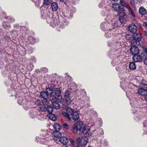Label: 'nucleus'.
Returning a JSON list of instances; mask_svg holds the SVG:
<instances>
[{
	"label": "nucleus",
	"mask_w": 147,
	"mask_h": 147,
	"mask_svg": "<svg viewBox=\"0 0 147 147\" xmlns=\"http://www.w3.org/2000/svg\"><path fill=\"white\" fill-rule=\"evenodd\" d=\"M48 89V88L47 89L46 92H45V91H42L40 93V96L43 98H47L49 97V94L51 93V92L49 93V92H48L47 90Z\"/></svg>",
	"instance_id": "nucleus-15"
},
{
	"label": "nucleus",
	"mask_w": 147,
	"mask_h": 147,
	"mask_svg": "<svg viewBox=\"0 0 147 147\" xmlns=\"http://www.w3.org/2000/svg\"><path fill=\"white\" fill-rule=\"evenodd\" d=\"M137 92L139 94L142 96H145L147 94V91L146 90L143 89L141 88L138 90Z\"/></svg>",
	"instance_id": "nucleus-13"
},
{
	"label": "nucleus",
	"mask_w": 147,
	"mask_h": 147,
	"mask_svg": "<svg viewBox=\"0 0 147 147\" xmlns=\"http://www.w3.org/2000/svg\"><path fill=\"white\" fill-rule=\"evenodd\" d=\"M76 140L80 145V146L79 145L78 146H80V147H84L88 142V139L85 136H84L82 138L78 137L76 139Z\"/></svg>",
	"instance_id": "nucleus-3"
},
{
	"label": "nucleus",
	"mask_w": 147,
	"mask_h": 147,
	"mask_svg": "<svg viewBox=\"0 0 147 147\" xmlns=\"http://www.w3.org/2000/svg\"><path fill=\"white\" fill-rule=\"evenodd\" d=\"M53 127L55 131H59L61 129V126L58 123H55L53 125Z\"/></svg>",
	"instance_id": "nucleus-25"
},
{
	"label": "nucleus",
	"mask_w": 147,
	"mask_h": 147,
	"mask_svg": "<svg viewBox=\"0 0 147 147\" xmlns=\"http://www.w3.org/2000/svg\"><path fill=\"white\" fill-rule=\"evenodd\" d=\"M65 111L62 112V114L69 121L71 120V117L70 116H71L74 111L71 108L68 107L65 109Z\"/></svg>",
	"instance_id": "nucleus-2"
},
{
	"label": "nucleus",
	"mask_w": 147,
	"mask_h": 147,
	"mask_svg": "<svg viewBox=\"0 0 147 147\" xmlns=\"http://www.w3.org/2000/svg\"><path fill=\"white\" fill-rule=\"evenodd\" d=\"M143 26L147 27V22H145L143 23Z\"/></svg>",
	"instance_id": "nucleus-59"
},
{
	"label": "nucleus",
	"mask_w": 147,
	"mask_h": 147,
	"mask_svg": "<svg viewBox=\"0 0 147 147\" xmlns=\"http://www.w3.org/2000/svg\"><path fill=\"white\" fill-rule=\"evenodd\" d=\"M5 40L7 41H9L10 40V38L8 36H6L5 37Z\"/></svg>",
	"instance_id": "nucleus-56"
},
{
	"label": "nucleus",
	"mask_w": 147,
	"mask_h": 147,
	"mask_svg": "<svg viewBox=\"0 0 147 147\" xmlns=\"http://www.w3.org/2000/svg\"><path fill=\"white\" fill-rule=\"evenodd\" d=\"M129 67L131 69H135L136 68L135 63L134 62H130L129 65Z\"/></svg>",
	"instance_id": "nucleus-27"
},
{
	"label": "nucleus",
	"mask_w": 147,
	"mask_h": 147,
	"mask_svg": "<svg viewBox=\"0 0 147 147\" xmlns=\"http://www.w3.org/2000/svg\"><path fill=\"white\" fill-rule=\"evenodd\" d=\"M143 59H145L144 61V64L147 65V48H146L144 49Z\"/></svg>",
	"instance_id": "nucleus-18"
},
{
	"label": "nucleus",
	"mask_w": 147,
	"mask_h": 147,
	"mask_svg": "<svg viewBox=\"0 0 147 147\" xmlns=\"http://www.w3.org/2000/svg\"><path fill=\"white\" fill-rule=\"evenodd\" d=\"M145 99L146 101L147 102V94H146L145 96Z\"/></svg>",
	"instance_id": "nucleus-61"
},
{
	"label": "nucleus",
	"mask_w": 147,
	"mask_h": 147,
	"mask_svg": "<svg viewBox=\"0 0 147 147\" xmlns=\"http://www.w3.org/2000/svg\"><path fill=\"white\" fill-rule=\"evenodd\" d=\"M57 97L58 98H57V101L60 103H63L64 101L63 98L60 95Z\"/></svg>",
	"instance_id": "nucleus-34"
},
{
	"label": "nucleus",
	"mask_w": 147,
	"mask_h": 147,
	"mask_svg": "<svg viewBox=\"0 0 147 147\" xmlns=\"http://www.w3.org/2000/svg\"><path fill=\"white\" fill-rule=\"evenodd\" d=\"M66 25V23H64L62 25H60L61 26V27L62 28H63L64 27V26Z\"/></svg>",
	"instance_id": "nucleus-58"
},
{
	"label": "nucleus",
	"mask_w": 147,
	"mask_h": 147,
	"mask_svg": "<svg viewBox=\"0 0 147 147\" xmlns=\"http://www.w3.org/2000/svg\"><path fill=\"white\" fill-rule=\"evenodd\" d=\"M120 3L121 5L122 6L126 8L127 9L128 8V7H130L129 6L126 4V3L123 0H120Z\"/></svg>",
	"instance_id": "nucleus-31"
},
{
	"label": "nucleus",
	"mask_w": 147,
	"mask_h": 147,
	"mask_svg": "<svg viewBox=\"0 0 147 147\" xmlns=\"http://www.w3.org/2000/svg\"><path fill=\"white\" fill-rule=\"evenodd\" d=\"M146 123L145 122V123H143V125L144 127H146Z\"/></svg>",
	"instance_id": "nucleus-63"
},
{
	"label": "nucleus",
	"mask_w": 147,
	"mask_h": 147,
	"mask_svg": "<svg viewBox=\"0 0 147 147\" xmlns=\"http://www.w3.org/2000/svg\"><path fill=\"white\" fill-rule=\"evenodd\" d=\"M51 1V0H44L43 4L46 5H48Z\"/></svg>",
	"instance_id": "nucleus-41"
},
{
	"label": "nucleus",
	"mask_w": 147,
	"mask_h": 147,
	"mask_svg": "<svg viewBox=\"0 0 147 147\" xmlns=\"http://www.w3.org/2000/svg\"><path fill=\"white\" fill-rule=\"evenodd\" d=\"M130 3L132 7L134 8V9H135L136 7L135 6V2L134 0H130Z\"/></svg>",
	"instance_id": "nucleus-43"
},
{
	"label": "nucleus",
	"mask_w": 147,
	"mask_h": 147,
	"mask_svg": "<svg viewBox=\"0 0 147 147\" xmlns=\"http://www.w3.org/2000/svg\"><path fill=\"white\" fill-rule=\"evenodd\" d=\"M3 34V32L2 31V30L1 29H0V36H2Z\"/></svg>",
	"instance_id": "nucleus-57"
},
{
	"label": "nucleus",
	"mask_w": 147,
	"mask_h": 147,
	"mask_svg": "<svg viewBox=\"0 0 147 147\" xmlns=\"http://www.w3.org/2000/svg\"><path fill=\"white\" fill-rule=\"evenodd\" d=\"M112 9L115 11L119 12L121 9L119 5L117 3H114L112 4Z\"/></svg>",
	"instance_id": "nucleus-12"
},
{
	"label": "nucleus",
	"mask_w": 147,
	"mask_h": 147,
	"mask_svg": "<svg viewBox=\"0 0 147 147\" xmlns=\"http://www.w3.org/2000/svg\"><path fill=\"white\" fill-rule=\"evenodd\" d=\"M119 20L120 22L122 23L125 20V19L124 17L121 16L119 18Z\"/></svg>",
	"instance_id": "nucleus-45"
},
{
	"label": "nucleus",
	"mask_w": 147,
	"mask_h": 147,
	"mask_svg": "<svg viewBox=\"0 0 147 147\" xmlns=\"http://www.w3.org/2000/svg\"><path fill=\"white\" fill-rule=\"evenodd\" d=\"M139 12L142 15H144L147 13L146 9L143 7H140L139 9Z\"/></svg>",
	"instance_id": "nucleus-20"
},
{
	"label": "nucleus",
	"mask_w": 147,
	"mask_h": 147,
	"mask_svg": "<svg viewBox=\"0 0 147 147\" xmlns=\"http://www.w3.org/2000/svg\"><path fill=\"white\" fill-rule=\"evenodd\" d=\"M47 22L49 23L50 25L53 27L58 25L59 23V21L58 18H53L47 19Z\"/></svg>",
	"instance_id": "nucleus-5"
},
{
	"label": "nucleus",
	"mask_w": 147,
	"mask_h": 147,
	"mask_svg": "<svg viewBox=\"0 0 147 147\" xmlns=\"http://www.w3.org/2000/svg\"><path fill=\"white\" fill-rule=\"evenodd\" d=\"M71 11L72 12L70 13V14L69 15L71 17V16H73V13L75 12V10L73 9L72 10H71Z\"/></svg>",
	"instance_id": "nucleus-55"
},
{
	"label": "nucleus",
	"mask_w": 147,
	"mask_h": 147,
	"mask_svg": "<svg viewBox=\"0 0 147 147\" xmlns=\"http://www.w3.org/2000/svg\"><path fill=\"white\" fill-rule=\"evenodd\" d=\"M144 34L145 36H147V32L146 31H144Z\"/></svg>",
	"instance_id": "nucleus-60"
},
{
	"label": "nucleus",
	"mask_w": 147,
	"mask_h": 147,
	"mask_svg": "<svg viewBox=\"0 0 147 147\" xmlns=\"http://www.w3.org/2000/svg\"><path fill=\"white\" fill-rule=\"evenodd\" d=\"M3 28L5 29H7L10 27L9 24L7 22H3Z\"/></svg>",
	"instance_id": "nucleus-28"
},
{
	"label": "nucleus",
	"mask_w": 147,
	"mask_h": 147,
	"mask_svg": "<svg viewBox=\"0 0 147 147\" xmlns=\"http://www.w3.org/2000/svg\"><path fill=\"white\" fill-rule=\"evenodd\" d=\"M65 79L67 82H72V78L71 76L68 75L65 76Z\"/></svg>",
	"instance_id": "nucleus-35"
},
{
	"label": "nucleus",
	"mask_w": 147,
	"mask_h": 147,
	"mask_svg": "<svg viewBox=\"0 0 147 147\" xmlns=\"http://www.w3.org/2000/svg\"><path fill=\"white\" fill-rule=\"evenodd\" d=\"M67 106L65 104H63L62 106L63 109H65L67 108Z\"/></svg>",
	"instance_id": "nucleus-54"
},
{
	"label": "nucleus",
	"mask_w": 147,
	"mask_h": 147,
	"mask_svg": "<svg viewBox=\"0 0 147 147\" xmlns=\"http://www.w3.org/2000/svg\"><path fill=\"white\" fill-rule=\"evenodd\" d=\"M6 19H8L9 20H11V21H10L11 22H13L14 20V19L13 18L10 17H7V18H6Z\"/></svg>",
	"instance_id": "nucleus-53"
},
{
	"label": "nucleus",
	"mask_w": 147,
	"mask_h": 147,
	"mask_svg": "<svg viewBox=\"0 0 147 147\" xmlns=\"http://www.w3.org/2000/svg\"><path fill=\"white\" fill-rule=\"evenodd\" d=\"M33 111H30L29 112V114L30 116L31 117H34L36 116V114H35L34 113L33 115Z\"/></svg>",
	"instance_id": "nucleus-44"
},
{
	"label": "nucleus",
	"mask_w": 147,
	"mask_h": 147,
	"mask_svg": "<svg viewBox=\"0 0 147 147\" xmlns=\"http://www.w3.org/2000/svg\"><path fill=\"white\" fill-rule=\"evenodd\" d=\"M83 123L81 121H78L75 123L72 126L73 132L75 133H77L78 131H80L83 127Z\"/></svg>",
	"instance_id": "nucleus-4"
},
{
	"label": "nucleus",
	"mask_w": 147,
	"mask_h": 147,
	"mask_svg": "<svg viewBox=\"0 0 147 147\" xmlns=\"http://www.w3.org/2000/svg\"><path fill=\"white\" fill-rule=\"evenodd\" d=\"M70 92H71V94L72 95H71V97H73V96H75L76 94V91H71Z\"/></svg>",
	"instance_id": "nucleus-51"
},
{
	"label": "nucleus",
	"mask_w": 147,
	"mask_h": 147,
	"mask_svg": "<svg viewBox=\"0 0 147 147\" xmlns=\"http://www.w3.org/2000/svg\"><path fill=\"white\" fill-rule=\"evenodd\" d=\"M51 7L52 11H56L58 8V4L56 2H53L51 3Z\"/></svg>",
	"instance_id": "nucleus-17"
},
{
	"label": "nucleus",
	"mask_w": 147,
	"mask_h": 147,
	"mask_svg": "<svg viewBox=\"0 0 147 147\" xmlns=\"http://www.w3.org/2000/svg\"><path fill=\"white\" fill-rule=\"evenodd\" d=\"M131 37V36L129 34H126L125 36V38L127 40H129L130 39Z\"/></svg>",
	"instance_id": "nucleus-48"
},
{
	"label": "nucleus",
	"mask_w": 147,
	"mask_h": 147,
	"mask_svg": "<svg viewBox=\"0 0 147 147\" xmlns=\"http://www.w3.org/2000/svg\"><path fill=\"white\" fill-rule=\"evenodd\" d=\"M50 99L52 102V103L53 102H54L57 101V98L54 95H51L50 96Z\"/></svg>",
	"instance_id": "nucleus-30"
},
{
	"label": "nucleus",
	"mask_w": 147,
	"mask_h": 147,
	"mask_svg": "<svg viewBox=\"0 0 147 147\" xmlns=\"http://www.w3.org/2000/svg\"><path fill=\"white\" fill-rule=\"evenodd\" d=\"M89 131V129L88 127L87 126H86L83 127L82 129V133L85 135Z\"/></svg>",
	"instance_id": "nucleus-26"
},
{
	"label": "nucleus",
	"mask_w": 147,
	"mask_h": 147,
	"mask_svg": "<svg viewBox=\"0 0 147 147\" xmlns=\"http://www.w3.org/2000/svg\"><path fill=\"white\" fill-rule=\"evenodd\" d=\"M59 141L63 145H66L68 142L67 138L64 136L61 137L59 139Z\"/></svg>",
	"instance_id": "nucleus-14"
},
{
	"label": "nucleus",
	"mask_w": 147,
	"mask_h": 147,
	"mask_svg": "<svg viewBox=\"0 0 147 147\" xmlns=\"http://www.w3.org/2000/svg\"><path fill=\"white\" fill-rule=\"evenodd\" d=\"M37 82V80L36 78L33 77L31 79V82Z\"/></svg>",
	"instance_id": "nucleus-52"
},
{
	"label": "nucleus",
	"mask_w": 147,
	"mask_h": 147,
	"mask_svg": "<svg viewBox=\"0 0 147 147\" xmlns=\"http://www.w3.org/2000/svg\"><path fill=\"white\" fill-rule=\"evenodd\" d=\"M48 117L52 120L54 121L56 120V117L53 115L51 114H48Z\"/></svg>",
	"instance_id": "nucleus-29"
},
{
	"label": "nucleus",
	"mask_w": 147,
	"mask_h": 147,
	"mask_svg": "<svg viewBox=\"0 0 147 147\" xmlns=\"http://www.w3.org/2000/svg\"><path fill=\"white\" fill-rule=\"evenodd\" d=\"M24 108L26 109H29L28 107H26V105L24 106Z\"/></svg>",
	"instance_id": "nucleus-62"
},
{
	"label": "nucleus",
	"mask_w": 147,
	"mask_h": 147,
	"mask_svg": "<svg viewBox=\"0 0 147 147\" xmlns=\"http://www.w3.org/2000/svg\"><path fill=\"white\" fill-rule=\"evenodd\" d=\"M42 103L45 105H47L49 102L47 100V98H43L42 100Z\"/></svg>",
	"instance_id": "nucleus-39"
},
{
	"label": "nucleus",
	"mask_w": 147,
	"mask_h": 147,
	"mask_svg": "<svg viewBox=\"0 0 147 147\" xmlns=\"http://www.w3.org/2000/svg\"><path fill=\"white\" fill-rule=\"evenodd\" d=\"M130 51L134 55H138L139 53L138 48L136 47H131L130 49Z\"/></svg>",
	"instance_id": "nucleus-11"
},
{
	"label": "nucleus",
	"mask_w": 147,
	"mask_h": 147,
	"mask_svg": "<svg viewBox=\"0 0 147 147\" xmlns=\"http://www.w3.org/2000/svg\"><path fill=\"white\" fill-rule=\"evenodd\" d=\"M110 30H109V31ZM112 34L110 33L109 31L108 32H106L105 33V37L107 38L110 37L111 36Z\"/></svg>",
	"instance_id": "nucleus-42"
},
{
	"label": "nucleus",
	"mask_w": 147,
	"mask_h": 147,
	"mask_svg": "<svg viewBox=\"0 0 147 147\" xmlns=\"http://www.w3.org/2000/svg\"><path fill=\"white\" fill-rule=\"evenodd\" d=\"M54 108L56 109H58L60 108V105L56 101L52 103Z\"/></svg>",
	"instance_id": "nucleus-32"
},
{
	"label": "nucleus",
	"mask_w": 147,
	"mask_h": 147,
	"mask_svg": "<svg viewBox=\"0 0 147 147\" xmlns=\"http://www.w3.org/2000/svg\"><path fill=\"white\" fill-rule=\"evenodd\" d=\"M80 113L78 111H74L71 116L73 119L74 121H78L79 119Z\"/></svg>",
	"instance_id": "nucleus-9"
},
{
	"label": "nucleus",
	"mask_w": 147,
	"mask_h": 147,
	"mask_svg": "<svg viewBox=\"0 0 147 147\" xmlns=\"http://www.w3.org/2000/svg\"><path fill=\"white\" fill-rule=\"evenodd\" d=\"M140 87L146 90L147 91V83H141Z\"/></svg>",
	"instance_id": "nucleus-38"
},
{
	"label": "nucleus",
	"mask_w": 147,
	"mask_h": 147,
	"mask_svg": "<svg viewBox=\"0 0 147 147\" xmlns=\"http://www.w3.org/2000/svg\"><path fill=\"white\" fill-rule=\"evenodd\" d=\"M40 109L42 111H44L46 110L47 112H49V114H51L53 112V108L51 106H48L46 108L44 107H39Z\"/></svg>",
	"instance_id": "nucleus-10"
},
{
	"label": "nucleus",
	"mask_w": 147,
	"mask_h": 147,
	"mask_svg": "<svg viewBox=\"0 0 147 147\" xmlns=\"http://www.w3.org/2000/svg\"><path fill=\"white\" fill-rule=\"evenodd\" d=\"M36 140H38L37 142H39L42 144H44L45 143V140L42 138H41L39 137H37L36 138Z\"/></svg>",
	"instance_id": "nucleus-33"
},
{
	"label": "nucleus",
	"mask_w": 147,
	"mask_h": 147,
	"mask_svg": "<svg viewBox=\"0 0 147 147\" xmlns=\"http://www.w3.org/2000/svg\"><path fill=\"white\" fill-rule=\"evenodd\" d=\"M143 55L144 53H142L141 56L137 55H134L132 58L133 60L135 62H140L143 59Z\"/></svg>",
	"instance_id": "nucleus-7"
},
{
	"label": "nucleus",
	"mask_w": 147,
	"mask_h": 147,
	"mask_svg": "<svg viewBox=\"0 0 147 147\" xmlns=\"http://www.w3.org/2000/svg\"><path fill=\"white\" fill-rule=\"evenodd\" d=\"M118 13L119 14V15L120 16H125L126 15V12L124 9L123 8L121 9H121L118 12Z\"/></svg>",
	"instance_id": "nucleus-22"
},
{
	"label": "nucleus",
	"mask_w": 147,
	"mask_h": 147,
	"mask_svg": "<svg viewBox=\"0 0 147 147\" xmlns=\"http://www.w3.org/2000/svg\"><path fill=\"white\" fill-rule=\"evenodd\" d=\"M69 140L70 142L71 143V145L72 146H74V140L73 139L71 138L69 139Z\"/></svg>",
	"instance_id": "nucleus-50"
},
{
	"label": "nucleus",
	"mask_w": 147,
	"mask_h": 147,
	"mask_svg": "<svg viewBox=\"0 0 147 147\" xmlns=\"http://www.w3.org/2000/svg\"><path fill=\"white\" fill-rule=\"evenodd\" d=\"M70 88L69 90L68 89L67 90H66L65 92L63 93L64 96L65 98H71V95H72L71 94V92L70 91Z\"/></svg>",
	"instance_id": "nucleus-16"
},
{
	"label": "nucleus",
	"mask_w": 147,
	"mask_h": 147,
	"mask_svg": "<svg viewBox=\"0 0 147 147\" xmlns=\"http://www.w3.org/2000/svg\"><path fill=\"white\" fill-rule=\"evenodd\" d=\"M129 30L131 33H135L137 31V28L134 24H131L128 26Z\"/></svg>",
	"instance_id": "nucleus-8"
},
{
	"label": "nucleus",
	"mask_w": 147,
	"mask_h": 147,
	"mask_svg": "<svg viewBox=\"0 0 147 147\" xmlns=\"http://www.w3.org/2000/svg\"><path fill=\"white\" fill-rule=\"evenodd\" d=\"M61 147H68L67 145H63Z\"/></svg>",
	"instance_id": "nucleus-64"
},
{
	"label": "nucleus",
	"mask_w": 147,
	"mask_h": 147,
	"mask_svg": "<svg viewBox=\"0 0 147 147\" xmlns=\"http://www.w3.org/2000/svg\"><path fill=\"white\" fill-rule=\"evenodd\" d=\"M28 38V39L29 40L31 43H33L35 42V39L34 38H33L31 36H29Z\"/></svg>",
	"instance_id": "nucleus-40"
},
{
	"label": "nucleus",
	"mask_w": 147,
	"mask_h": 147,
	"mask_svg": "<svg viewBox=\"0 0 147 147\" xmlns=\"http://www.w3.org/2000/svg\"><path fill=\"white\" fill-rule=\"evenodd\" d=\"M53 135L54 137L58 138L61 136V133L59 131H55L53 132Z\"/></svg>",
	"instance_id": "nucleus-23"
},
{
	"label": "nucleus",
	"mask_w": 147,
	"mask_h": 147,
	"mask_svg": "<svg viewBox=\"0 0 147 147\" xmlns=\"http://www.w3.org/2000/svg\"><path fill=\"white\" fill-rule=\"evenodd\" d=\"M80 93L82 95L83 97H84L86 95V92L84 89H81L80 90Z\"/></svg>",
	"instance_id": "nucleus-36"
},
{
	"label": "nucleus",
	"mask_w": 147,
	"mask_h": 147,
	"mask_svg": "<svg viewBox=\"0 0 147 147\" xmlns=\"http://www.w3.org/2000/svg\"><path fill=\"white\" fill-rule=\"evenodd\" d=\"M40 103L41 102L40 100H39L37 99L35 101V103L37 105H39L40 104Z\"/></svg>",
	"instance_id": "nucleus-47"
},
{
	"label": "nucleus",
	"mask_w": 147,
	"mask_h": 147,
	"mask_svg": "<svg viewBox=\"0 0 147 147\" xmlns=\"http://www.w3.org/2000/svg\"><path fill=\"white\" fill-rule=\"evenodd\" d=\"M127 9L129 11V14L130 15L131 18H134L135 17V15L132 10L131 7H128V8Z\"/></svg>",
	"instance_id": "nucleus-21"
},
{
	"label": "nucleus",
	"mask_w": 147,
	"mask_h": 147,
	"mask_svg": "<svg viewBox=\"0 0 147 147\" xmlns=\"http://www.w3.org/2000/svg\"><path fill=\"white\" fill-rule=\"evenodd\" d=\"M61 93V91L59 88H56L55 89L54 94L56 96H59L60 95Z\"/></svg>",
	"instance_id": "nucleus-24"
},
{
	"label": "nucleus",
	"mask_w": 147,
	"mask_h": 147,
	"mask_svg": "<svg viewBox=\"0 0 147 147\" xmlns=\"http://www.w3.org/2000/svg\"><path fill=\"white\" fill-rule=\"evenodd\" d=\"M142 38V36L139 33H136L133 34V38L137 40L136 43L138 44H140V41L141 40Z\"/></svg>",
	"instance_id": "nucleus-6"
},
{
	"label": "nucleus",
	"mask_w": 147,
	"mask_h": 147,
	"mask_svg": "<svg viewBox=\"0 0 147 147\" xmlns=\"http://www.w3.org/2000/svg\"><path fill=\"white\" fill-rule=\"evenodd\" d=\"M118 26V22L115 21L111 24L108 23H102L100 25V27L103 31H105L106 30H111L112 29H115Z\"/></svg>",
	"instance_id": "nucleus-1"
},
{
	"label": "nucleus",
	"mask_w": 147,
	"mask_h": 147,
	"mask_svg": "<svg viewBox=\"0 0 147 147\" xmlns=\"http://www.w3.org/2000/svg\"><path fill=\"white\" fill-rule=\"evenodd\" d=\"M71 98H65V101L67 104L69 105L71 104L72 101L71 99Z\"/></svg>",
	"instance_id": "nucleus-37"
},
{
	"label": "nucleus",
	"mask_w": 147,
	"mask_h": 147,
	"mask_svg": "<svg viewBox=\"0 0 147 147\" xmlns=\"http://www.w3.org/2000/svg\"><path fill=\"white\" fill-rule=\"evenodd\" d=\"M41 70L44 73H46L48 71V69L46 67H42L41 68Z\"/></svg>",
	"instance_id": "nucleus-49"
},
{
	"label": "nucleus",
	"mask_w": 147,
	"mask_h": 147,
	"mask_svg": "<svg viewBox=\"0 0 147 147\" xmlns=\"http://www.w3.org/2000/svg\"><path fill=\"white\" fill-rule=\"evenodd\" d=\"M137 40L134 39L133 38L132 40H131L129 42L130 43V45L131 47H137L140 44H138L136 43Z\"/></svg>",
	"instance_id": "nucleus-19"
},
{
	"label": "nucleus",
	"mask_w": 147,
	"mask_h": 147,
	"mask_svg": "<svg viewBox=\"0 0 147 147\" xmlns=\"http://www.w3.org/2000/svg\"><path fill=\"white\" fill-rule=\"evenodd\" d=\"M62 126L65 128L68 129H69V126L67 124L65 123H63L62 124Z\"/></svg>",
	"instance_id": "nucleus-46"
}]
</instances>
